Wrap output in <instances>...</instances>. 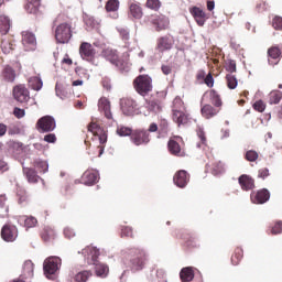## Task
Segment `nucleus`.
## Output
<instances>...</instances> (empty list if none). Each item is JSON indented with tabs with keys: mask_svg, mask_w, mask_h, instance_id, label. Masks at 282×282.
<instances>
[{
	"mask_svg": "<svg viewBox=\"0 0 282 282\" xmlns=\"http://www.w3.org/2000/svg\"><path fill=\"white\" fill-rule=\"evenodd\" d=\"M133 87L139 96H149L153 91V79L149 75H139L133 80Z\"/></svg>",
	"mask_w": 282,
	"mask_h": 282,
	"instance_id": "1",
	"label": "nucleus"
},
{
	"mask_svg": "<svg viewBox=\"0 0 282 282\" xmlns=\"http://www.w3.org/2000/svg\"><path fill=\"white\" fill-rule=\"evenodd\" d=\"M61 263L62 260L59 257L46 258L43 263L44 276L51 281H54V279H56V272L61 270Z\"/></svg>",
	"mask_w": 282,
	"mask_h": 282,
	"instance_id": "2",
	"label": "nucleus"
},
{
	"mask_svg": "<svg viewBox=\"0 0 282 282\" xmlns=\"http://www.w3.org/2000/svg\"><path fill=\"white\" fill-rule=\"evenodd\" d=\"M130 268L133 272H138L144 268L147 253L140 249H130Z\"/></svg>",
	"mask_w": 282,
	"mask_h": 282,
	"instance_id": "3",
	"label": "nucleus"
},
{
	"mask_svg": "<svg viewBox=\"0 0 282 282\" xmlns=\"http://www.w3.org/2000/svg\"><path fill=\"white\" fill-rule=\"evenodd\" d=\"M55 39L57 43L65 44L72 41V25L62 23L55 30Z\"/></svg>",
	"mask_w": 282,
	"mask_h": 282,
	"instance_id": "4",
	"label": "nucleus"
},
{
	"mask_svg": "<svg viewBox=\"0 0 282 282\" xmlns=\"http://www.w3.org/2000/svg\"><path fill=\"white\" fill-rule=\"evenodd\" d=\"M40 133H50L56 129V120L52 116H44L36 122Z\"/></svg>",
	"mask_w": 282,
	"mask_h": 282,
	"instance_id": "5",
	"label": "nucleus"
},
{
	"mask_svg": "<svg viewBox=\"0 0 282 282\" xmlns=\"http://www.w3.org/2000/svg\"><path fill=\"white\" fill-rule=\"evenodd\" d=\"M120 107L123 116L138 115V102L131 98H123L120 100Z\"/></svg>",
	"mask_w": 282,
	"mask_h": 282,
	"instance_id": "6",
	"label": "nucleus"
},
{
	"mask_svg": "<svg viewBox=\"0 0 282 282\" xmlns=\"http://www.w3.org/2000/svg\"><path fill=\"white\" fill-rule=\"evenodd\" d=\"M79 54L83 61H88V63H94V58H96V48L88 42H84L79 46Z\"/></svg>",
	"mask_w": 282,
	"mask_h": 282,
	"instance_id": "7",
	"label": "nucleus"
},
{
	"mask_svg": "<svg viewBox=\"0 0 282 282\" xmlns=\"http://www.w3.org/2000/svg\"><path fill=\"white\" fill-rule=\"evenodd\" d=\"M17 237H19V230L17 226L4 225L1 229V238L3 241L12 242L17 241Z\"/></svg>",
	"mask_w": 282,
	"mask_h": 282,
	"instance_id": "8",
	"label": "nucleus"
},
{
	"mask_svg": "<svg viewBox=\"0 0 282 282\" xmlns=\"http://www.w3.org/2000/svg\"><path fill=\"white\" fill-rule=\"evenodd\" d=\"M13 97L18 102L25 105L30 100V90L23 85H18L13 88Z\"/></svg>",
	"mask_w": 282,
	"mask_h": 282,
	"instance_id": "9",
	"label": "nucleus"
},
{
	"mask_svg": "<svg viewBox=\"0 0 282 282\" xmlns=\"http://www.w3.org/2000/svg\"><path fill=\"white\" fill-rule=\"evenodd\" d=\"M102 56L106 58V61H109L112 65L116 67H119V69H122V59L118 56V51L112 48H106L102 51Z\"/></svg>",
	"mask_w": 282,
	"mask_h": 282,
	"instance_id": "10",
	"label": "nucleus"
},
{
	"mask_svg": "<svg viewBox=\"0 0 282 282\" xmlns=\"http://www.w3.org/2000/svg\"><path fill=\"white\" fill-rule=\"evenodd\" d=\"M191 180V175L186 170H180L175 173L173 182L178 188H186V185L188 184Z\"/></svg>",
	"mask_w": 282,
	"mask_h": 282,
	"instance_id": "11",
	"label": "nucleus"
},
{
	"mask_svg": "<svg viewBox=\"0 0 282 282\" xmlns=\"http://www.w3.org/2000/svg\"><path fill=\"white\" fill-rule=\"evenodd\" d=\"M131 141L137 147H140V144H149V132L147 130H137L132 133Z\"/></svg>",
	"mask_w": 282,
	"mask_h": 282,
	"instance_id": "12",
	"label": "nucleus"
},
{
	"mask_svg": "<svg viewBox=\"0 0 282 282\" xmlns=\"http://www.w3.org/2000/svg\"><path fill=\"white\" fill-rule=\"evenodd\" d=\"M152 25H154L156 32H162L163 30H169L170 21L166 15H155L151 20Z\"/></svg>",
	"mask_w": 282,
	"mask_h": 282,
	"instance_id": "13",
	"label": "nucleus"
},
{
	"mask_svg": "<svg viewBox=\"0 0 282 282\" xmlns=\"http://www.w3.org/2000/svg\"><path fill=\"white\" fill-rule=\"evenodd\" d=\"M24 10L29 14H34L35 17H41V0H26V3L24 6Z\"/></svg>",
	"mask_w": 282,
	"mask_h": 282,
	"instance_id": "14",
	"label": "nucleus"
},
{
	"mask_svg": "<svg viewBox=\"0 0 282 282\" xmlns=\"http://www.w3.org/2000/svg\"><path fill=\"white\" fill-rule=\"evenodd\" d=\"M191 14L194 17L197 25L204 28V24L206 23V12L198 7H193L191 9Z\"/></svg>",
	"mask_w": 282,
	"mask_h": 282,
	"instance_id": "15",
	"label": "nucleus"
},
{
	"mask_svg": "<svg viewBox=\"0 0 282 282\" xmlns=\"http://www.w3.org/2000/svg\"><path fill=\"white\" fill-rule=\"evenodd\" d=\"M98 172L86 171L82 175V184H85V186H94V184L98 182Z\"/></svg>",
	"mask_w": 282,
	"mask_h": 282,
	"instance_id": "16",
	"label": "nucleus"
},
{
	"mask_svg": "<svg viewBox=\"0 0 282 282\" xmlns=\"http://www.w3.org/2000/svg\"><path fill=\"white\" fill-rule=\"evenodd\" d=\"M253 204H265L270 200V191L263 188L257 192L254 196H251Z\"/></svg>",
	"mask_w": 282,
	"mask_h": 282,
	"instance_id": "17",
	"label": "nucleus"
},
{
	"mask_svg": "<svg viewBox=\"0 0 282 282\" xmlns=\"http://www.w3.org/2000/svg\"><path fill=\"white\" fill-rule=\"evenodd\" d=\"M98 109L99 111H104L106 118L108 120H111L112 115H111V102H109V99L107 98H100L98 101Z\"/></svg>",
	"mask_w": 282,
	"mask_h": 282,
	"instance_id": "18",
	"label": "nucleus"
},
{
	"mask_svg": "<svg viewBox=\"0 0 282 282\" xmlns=\"http://www.w3.org/2000/svg\"><path fill=\"white\" fill-rule=\"evenodd\" d=\"M93 263L95 264V272H96L97 276L105 278V276H107V274H109V267L100 263L96 256H93Z\"/></svg>",
	"mask_w": 282,
	"mask_h": 282,
	"instance_id": "19",
	"label": "nucleus"
},
{
	"mask_svg": "<svg viewBox=\"0 0 282 282\" xmlns=\"http://www.w3.org/2000/svg\"><path fill=\"white\" fill-rule=\"evenodd\" d=\"M22 43L23 45H30L31 50H34V47H36V35H34L32 32L23 31Z\"/></svg>",
	"mask_w": 282,
	"mask_h": 282,
	"instance_id": "20",
	"label": "nucleus"
},
{
	"mask_svg": "<svg viewBox=\"0 0 282 282\" xmlns=\"http://www.w3.org/2000/svg\"><path fill=\"white\" fill-rule=\"evenodd\" d=\"M238 182L243 191H252L254 188V180L246 174H242Z\"/></svg>",
	"mask_w": 282,
	"mask_h": 282,
	"instance_id": "21",
	"label": "nucleus"
},
{
	"mask_svg": "<svg viewBox=\"0 0 282 282\" xmlns=\"http://www.w3.org/2000/svg\"><path fill=\"white\" fill-rule=\"evenodd\" d=\"M23 174L25 175V177L30 184H36V182H39V180H40V176L36 173V170H34L32 167L23 166Z\"/></svg>",
	"mask_w": 282,
	"mask_h": 282,
	"instance_id": "22",
	"label": "nucleus"
},
{
	"mask_svg": "<svg viewBox=\"0 0 282 282\" xmlns=\"http://www.w3.org/2000/svg\"><path fill=\"white\" fill-rule=\"evenodd\" d=\"M173 48V41L169 36H162L158 40V50L159 52H166Z\"/></svg>",
	"mask_w": 282,
	"mask_h": 282,
	"instance_id": "23",
	"label": "nucleus"
},
{
	"mask_svg": "<svg viewBox=\"0 0 282 282\" xmlns=\"http://www.w3.org/2000/svg\"><path fill=\"white\" fill-rule=\"evenodd\" d=\"M172 118L178 127L188 123V116H186L182 110H173Z\"/></svg>",
	"mask_w": 282,
	"mask_h": 282,
	"instance_id": "24",
	"label": "nucleus"
},
{
	"mask_svg": "<svg viewBox=\"0 0 282 282\" xmlns=\"http://www.w3.org/2000/svg\"><path fill=\"white\" fill-rule=\"evenodd\" d=\"M2 77L4 80H7V83H14L17 78V72L14 68H12V66L7 65L2 70Z\"/></svg>",
	"mask_w": 282,
	"mask_h": 282,
	"instance_id": "25",
	"label": "nucleus"
},
{
	"mask_svg": "<svg viewBox=\"0 0 282 282\" xmlns=\"http://www.w3.org/2000/svg\"><path fill=\"white\" fill-rule=\"evenodd\" d=\"M84 22H85V25L87 28H89L90 30H98V28H100V21L98 19L94 18V15H89V14L85 13Z\"/></svg>",
	"mask_w": 282,
	"mask_h": 282,
	"instance_id": "26",
	"label": "nucleus"
},
{
	"mask_svg": "<svg viewBox=\"0 0 282 282\" xmlns=\"http://www.w3.org/2000/svg\"><path fill=\"white\" fill-rule=\"evenodd\" d=\"M268 57H269V59H268L269 65H276V62H274V61H278V58L281 57V50L276 46L269 48Z\"/></svg>",
	"mask_w": 282,
	"mask_h": 282,
	"instance_id": "27",
	"label": "nucleus"
},
{
	"mask_svg": "<svg viewBox=\"0 0 282 282\" xmlns=\"http://www.w3.org/2000/svg\"><path fill=\"white\" fill-rule=\"evenodd\" d=\"M200 113L202 116H204V118L209 120V118H215V116L219 113V110L215 109V107H213L212 105H205L202 107Z\"/></svg>",
	"mask_w": 282,
	"mask_h": 282,
	"instance_id": "28",
	"label": "nucleus"
},
{
	"mask_svg": "<svg viewBox=\"0 0 282 282\" xmlns=\"http://www.w3.org/2000/svg\"><path fill=\"white\" fill-rule=\"evenodd\" d=\"M183 282H191L195 279V271L191 267L183 268L180 272Z\"/></svg>",
	"mask_w": 282,
	"mask_h": 282,
	"instance_id": "29",
	"label": "nucleus"
},
{
	"mask_svg": "<svg viewBox=\"0 0 282 282\" xmlns=\"http://www.w3.org/2000/svg\"><path fill=\"white\" fill-rule=\"evenodd\" d=\"M148 111H152V113H160L162 111V104L160 100H145Z\"/></svg>",
	"mask_w": 282,
	"mask_h": 282,
	"instance_id": "30",
	"label": "nucleus"
},
{
	"mask_svg": "<svg viewBox=\"0 0 282 282\" xmlns=\"http://www.w3.org/2000/svg\"><path fill=\"white\" fill-rule=\"evenodd\" d=\"M8 202V197L6 195H0V218L6 219L8 217V213H10V207L6 205Z\"/></svg>",
	"mask_w": 282,
	"mask_h": 282,
	"instance_id": "31",
	"label": "nucleus"
},
{
	"mask_svg": "<svg viewBox=\"0 0 282 282\" xmlns=\"http://www.w3.org/2000/svg\"><path fill=\"white\" fill-rule=\"evenodd\" d=\"M12 23L10 22V18L7 15H0V32L1 34H7L10 32Z\"/></svg>",
	"mask_w": 282,
	"mask_h": 282,
	"instance_id": "32",
	"label": "nucleus"
},
{
	"mask_svg": "<svg viewBox=\"0 0 282 282\" xmlns=\"http://www.w3.org/2000/svg\"><path fill=\"white\" fill-rule=\"evenodd\" d=\"M29 84L34 91H41V89H43V79L39 76L31 77Z\"/></svg>",
	"mask_w": 282,
	"mask_h": 282,
	"instance_id": "33",
	"label": "nucleus"
},
{
	"mask_svg": "<svg viewBox=\"0 0 282 282\" xmlns=\"http://www.w3.org/2000/svg\"><path fill=\"white\" fill-rule=\"evenodd\" d=\"M130 14L133 19H142V7L135 3L130 4Z\"/></svg>",
	"mask_w": 282,
	"mask_h": 282,
	"instance_id": "34",
	"label": "nucleus"
},
{
	"mask_svg": "<svg viewBox=\"0 0 282 282\" xmlns=\"http://www.w3.org/2000/svg\"><path fill=\"white\" fill-rule=\"evenodd\" d=\"M282 93L281 90H273L269 95L270 105H279L281 102Z\"/></svg>",
	"mask_w": 282,
	"mask_h": 282,
	"instance_id": "35",
	"label": "nucleus"
},
{
	"mask_svg": "<svg viewBox=\"0 0 282 282\" xmlns=\"http://www.w3.org/2000/svg\"><path fill=\"white\" fill-rule=\"evenodd\" d=\"M226 80H227L228 89H237V86L239 85V82L237 80V76L232 74H227Z\"/></svg>",
	"mask_w": 282,
	"mask_h": 282,
	"instance_id": "36",
	"label": "nucleus"
},
{
	"mask_svg": "<svg viewBox=\"0 0 282 282\" xmlns=\"http://www.w3.org/2000/svg\"><path fill=\"white\" fill-rule=\"evenodd\" d=\"M169 151L172 153V155H178V153L182 151V148L180 147V143L175 140H170L167 143Z\"/></svg>",
	"mask_w": 282,
	"mask_h": 282,
	"instance_id": "37",
	"label": "nucleus"
},
{
	"mask_svg": "<svg viewBox=\"0 0 282 282\" xmlns=\"http://www.w3.org/2000/svg\"><path fill=\"white\" fill-rule=\"evenodd\" d=\"M209 96H210V100H212V104L214 105V107H221V105H223L221 97L219 96L217 90H215V89L210 90Z\"/></svg>",
	"mask_w": 282,
	"mask_h": 282,
	"instance_id": "38",
	"label": "nucleus"
},
{
	"mask_svg": "<svg viewBox=\"0 0 282 282\" xmlns=\"http://www.w3.org/2000/svg\"><path fill=\"white\" fill-rule=\"evenodd\" d=\"M119 8H120L119 0H108L106 3L107 12H118Z\"/></svg>",
	"mask_w": 282,
	"mask_h": 282,
	"instance_id": "39",
	"label": "nucleus"
},
{
	"mask_svg": "<svg viewBox=\"0 0 282 282\" xmlns=\"http://www.w3.org/2000/svg\"><path fill=\"white\" fill-rule=\"evenodd\" d=\"M19 221H23L25 228H34V226H36L37 224V220L35 217H25V216H22L20 217Z\"/></svg>",
	"mask_w": 282,
	"mask_h": 282,
	"instance_id": "40",
	"label": "nucleus"
},
{
	"mask_svg": "<svg viewBox=\"0 0 282 282\" xmlns=\"http://www.w3.org/2000/svg\"><path fill=\"white\" fill-rule=\"evenodd\" d=\"M23 272L28 274V276H32L34 274V263L32 260H26L23 264Z\"/></svg>",
	"mask_w": 282,
	"mask_h": 282,
	"instance_id": "41",
	"label": "nucleus"
},
{
	"mask_svg": "<svg viewBox=\"0 0 282 282\" xmlns=\"http://www.w3.org/2000/svg\"><path fill=\"white\" fill-rule=\"evenodd\" d=\"M34 166L41 171V173H47L50 169V164L46 163V161L43 160H35Z\"/></svg>",
	"mask_w": 282,
	"mask_h": 282,
	"instance_id": "42",
	"label": "nucleus"
},
{
	"mask_svg": "<svg viewBox=\"0 0 282 282\" xmlns=\"http://www.w3.org/2000/svg\"><path fill=\"white\" fill-rule=\"evenodd\" d=\"M91 273L89 271H80L75 275L76 282H87Z\"/></svg>",
	"mask_w": 282,
	"mask_h": 282,
	"instance_id": "43",
	"label": "nucleus"
},
{
	"mask_svg": "<svg viewBox=\"0 0 282 282\" xmlns=\"http://www.w3.org/2000/svg\"><path fill=\"white\" fill-rule=\"evenodd\" d=\"M41 237L43 241H51V239H54V230L52 228H44Z\"/></svg>",
	"mask_w": 282,
	"mask_h": 282,
	"instance_id": "44",
	"label": "nucleus"
},
{
	"mask_svg": "<svg viewBox=\"0 0 282 282\" xmlns=\"http://www.w3.org/2000/svg\"><path fill=\"white\" fill-rule=\"evenodd\" d=\"M117 133L120 135V138H127L133 134V130H131V128L120 127L117 129Z\"/></svg>",
	"mask_w": 282,
	"mask_h": 282,
	"instance_id": "45",
	"label": "nucleus"
},
{
	"mask_svg": "<svg viewBox=\"0 0 282 282\" xmlns=\"http://www.w3.org/2000/svg\"><path fill=\"white\" fill-rule=\"evenodd\" d=\"M246 160L248 162H257V160H259V153H257L254 150H249L246 153Z\"/></svg>",
	"mask_w": 282,
	"mask_h": 282,
	"instance_id": "46",
	"label": "nucleus"
},
{
	"mask_svg": "<svg viewBox=\"0 0 282 282\" xmlns=\"http://www.w3.org/2000/svg\"><path fill=\"white\" fill-rule=\"evenodd\" d=\"M160 0H148L147 1V7L150 8L151 10H160Z\"/></svg>",
	"mask_w": 282,
	"mask_h": 282,
	"instance_id": "47",
	"label": "nucleus"
},
{
	"mask_svg": "<svg viewBox=\"0 0 282 282\" xmlns=\"http://www.w3.org/2000/svg\"><path fill=\"white\" fill-rule=\"evenodd\" d=\"M253 109L263 113V111H265V104H263V100H258L253 104Z\"/></svg>",
	"mask_w": 282,
	"mask_h": 282,
	"instance_id": "48",
	"label": "nucleus"
},
{
	"mask_svg": "<svg viewBox=\"0 0 282 282\" xmlns=\"http://www.w3.org/2000/svg\"><path fill=\"white\" fill-rule=\"evenodd\" d=\"M226 69L230 74H235V72H237V62H235V59H230L226 66Z\"/></svg>",
	"mask_w": 282,
	"mask_h": 282,
	"instance_id": "49",
	"label": "nucleus"
},
{
	"mask_svg": "<svg viewBox=\"0 0 282 282\" xmlns=\"http://www.w3.org/2000/svg\"><path fill=\"white\" fill-rule=\"evenodd\" d=\"M159 129L161 133H167L169 132V121L166 119H162Z\"/></svg>",
	"mask_w": 282,
	"mask_h": 282,
	"instance_id": "50",
	"label": "nucleus"
},
{
	"mask_svg": "<svg viewBox=\"0 0 282 282\" xmlns=\"http://www.w3.org/2000/svg\"><path fill=\"white\" fill-rule=\"evenodd\" d=\"M205 85L207 87H215V78H213V74L208 73V75L204 79Z\"/></svg>",
	"mask_w": 282,
	"mask_h": 282,
	"instance_id": "51",
	"label": "nucleus"
},
{
	"mask_svg": "<svg viewBox=\"0 0 282 282\" xmlns=\"http://www.w3.org/2000/svg\"><path fill=\"white\" fill-rule=\"evenodd\" d=\"M272 25H273L274 30H282V18L275 17L273 19Z\"/></svg>",
	"mask_w": 282,
	"mask_h": 282,
	"instance_id": "52",
	"label": "nucleus"
},
{
	"mask_svg": "<svg viewBox=\"0 0 282 282\" xmlns=\"http://www.w3.org/2000/svg\"><path fill=\"white\" fill-rule=\"evenodd\" d=\"M119 34H120L122 41H129V39H130L129 29H124V28L119 29Z\"/></svg>",
	"mask_w": 282,
	"mask_h": 282,
	"instance_id": "53",
	"label": "nucleus"
},
{
	"mask_svg": "<svg viewBox=\"0 0 282 282\" xmlns=\"http://www.w3.org/2000/svg\"><path fill=\"white\" fill-rule=\"evenodd\" d=\"M121 237H133V229L131 227H123L121 229Z\"/></svg>",
	"mask_w": 282,
	"mask_h": 282,
	"instance_id": "54",
	"label": "nucleus"
},
{
	"mask_svg": "<svg viewBox=\"0 0 282 282\" xmlns=\"http://www.w3.org/2000/svg\"><path fill=\"white\" fill-rule=\"evenodd\" d=\"M272 235H281L282 234V221H278L275 226L271 229Z\"/></svg>",
	"mask_w": 282,
	"mask_h": 282,
	"instance_id": "55",
	"label": "nucleus"
},
{
	"mask_svg": "<svg viewBox=\"0 0 282 282\" xmlns=\"http://www.w3.org/2000/svg\"><path fill=\"white\" fill-rule=\"evenodd\" d=\"M270 176V170L267 167L259 170L258 177H261V180H265V177Z\"/></svg>",
	"mask_w": 282,
	"mask_h": 282,
	"instance_id": "56",
	"label": "nucleus"
},
{
	"mask_svg": "<svg viewBox=\"0 0 282 282\" xmlns=\"http://www.w3.org/2000/svg\"><path fill=\"white\" fill-rule=\"evenodd\" d=\"M44 142H48L50 144H54L56 142V134L48 133L44 137Z\"/></svg>",
	"mask_w": 282,
	"mask_h": 282,
	"instance_id": "57",
	"label": "nucleus"
},
{
	"mask_svg": "<svg viewBox=\"0 0 282 282\" xmlns=\"http://www.w3.org/2000/svg\"><path fill=\"white\" fill-rule=\"evenodd\" d=\"M13 115L15 116V118H23V116H25V110L15 107L13 110Z\"/></svg>",
	"mask_w": 282,
	"mask_h": 282,
	"instance_id": "58",
	"label": "nucleus"
},
{
	"mask_svg": "<svg viewBox=\"0 0 282 282\" xmlns=\"http://www.w3.org/2000/svg\"><path fill=\"white\" fill-rule=\"evenodd\" d=\"M161 70L165 76H169V74H172L173 68L170 65H162Z\"/></svg>",
	"mask_w": 282,
	"mask_h": 282,
	"instance_id": "59",
	"label": "nucleus"
},
{
	"mask_svg": "<svg viewBox=\"0 0 282 282\" xmlns=\"http://www.w3.org/2000/svg\"><path fill=\"white\" fill-rule=\"evenodd\" d=\"M8 169V162L3 161V159H0V173H6Z\"/></svg>",
	"mask_w": 282,
	"mask_h": 282,
	"instance_id": "60",
	"label": "nucleus"
},
{
	"mask_svg": "<svg viewBox=\"0 0 282 282\" xmlns=\"http://www.w3.org/2000/svg\"><path fill=\"white\" fill-rule=\"evenodd\" d=\"M8 132V126L6 123H0V138H3V135Z\"/></svg>",
	"mask_w": 282,
	"mask_h": 282,
	"instance_id": "61",
	"label": "nucleus"
},
{
	"mask_svg": "<svg viewBox=\"0 0 282 282\" xmlns=\"http://www.w3.org/2000/svg\"><path fill=\"white\" fill-rule=\"evenodd\" d=\"M64 235L67 239H72V237H74V230L69 229V228H65L64 229Z\"/></svg>",
	"mask_w": 282,
	"mask_h": 282,
	"instance_id": "62",
	"label": "nucleus"
},
{
	"mask_svg": "<svg viewBox=\"0 0 282 282\" xmlns=\"http://www.w3.org/2000/svg\"><path fill=\"white\" fill-rule=\"evenodd\" d=\"M148 131H150V133H155V131H158V123H151Z\"/></svg>",
	"mask_w": 282,
	"mask_h": 282,
	"instance_id": "63",
	"label": "nucleus"
},
{
	"mask_svg": "<svg viewBox=\"0 0 282 282\" xmlns=\"http://www.w3.org/2000/svg\"><path fill=\"white\" fill-rule=\"evenodd\" d=\"M99 142H100V144H106V142H107V133L100 134Z\"/></svg>",
	"mask_w": 282,
	"mask_h": 282,
	"instance_id": "64",
	"label": "nucleus"
}]
</instances>
